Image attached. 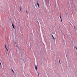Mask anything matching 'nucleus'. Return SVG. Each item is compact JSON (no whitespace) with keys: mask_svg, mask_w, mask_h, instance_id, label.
<instances>
[{"mask_svg":"<svg viewBox=\"0 0 77 77\" xmlns=\"http://www.w3.org/2000/svg\"><path fill=\"white\" fill-rule=\"evenodd\" d=\"M0 65L1 66H2V64L0 62Z\"/></svg>","mask_w":77,"mask_h":77,"instance_id":"11","label":"nucleus"},{"mask_svg":"<svg viewBox=\"0 0 77 77\" xmlns=\"http://www.w3.org/2000/svg\"><path fill=\"white\" fill-rule=\"evenodd\" d=\"M12 26H13L14 29H15V27H14V25L13 24V23H12Z\"/></svg>","mask_w":77,"mask_h":77,"instance_id":"1","label":"nucleus"},{"mask_svg":"<svg viewBox=\"0 0 77 77\" xmlns=\"http://www.w3.org/2000/svg\"><path fill=\"white\" fill-rule=\"evenodd\" d=\"M12 71H13V72H14V71L13 70V69H12Z\"/></svg>","mask_w":77,"mask_h":77,"instance_id":"8","label":"nucleus"},{"mask_svg":"<svg viewBox=\"0 0 77 77\" xmlns=\"http://www.w3.org/2000/svg\"><path fill=\"white\" fill-rule=\"evenodd\" d=\"M5 48H6V49H8L6 47V46L5 45Z\"/></svg>","mask_w":77,"mask_h":77,"instance_id":"10","label":"nucleus"},{"mask_svg":"<svg viewBox=\"0 0 77 77\" xmlns=\"http://www.w3.org/2000/svg\"><path fill=\"white\" fill-rule=\"evenodd\" d=\"M74 28L75 30V31H76V29H75V26H74Z\"/></svg>","mask_w":77,"mask_h":77,"instance_id":"7","label":"nucleus"},{"mask_svg":"<svg viewBox=\"0 0 77 77\" xmlns=\"http://www.w3.org/2000/svg\"><path fill=\"white\" fill-rule=\"evenodd\" d=\"M20 11H21V7H20Z\"/></svg>","mask_w":77,"mask_h":77,"instance_id":"9","label":"nucleus"},{"mask_svg":"<svg viewBox=\"0 0 77 77\" xmlns=\"http://www.w3.org/2000/svg\"><path fill=\"white\" fill-rule=\"evenodd\" d=\"M60 19H61V22H62V23H63L62 20V19H61V17L60 14Z\"/></svg>","mask_w":77,"mask_h":77,"instance_id":"3","label":"nucleus"},{"mask_svg":"<svg viewBox=\"0 0 77 77\" xmlns=\"http://www.w3.org/2000/svg\"><path fill=\"white\" fill-rule=\"evenodd\" d=\"M35 69L36 70H37V67L36 65L35 66Z\"/></svg>","mask_w":77,"mask_h":77,"instance_id":"4","label":"nucleus"},{"mask_svg":"<svg viewBox=\"0 0 77 77\" xmlns=\"http://www.w3.org/2000/svg\"><path fill=\"white\" fill-rule=\"evenodd\" d=\"M26 13H28V12H27V11H26Z\"/></svg>","mask_w":77,"mask_h":77,"instance_id":"13","label":"nucleus"},{"mask_svg":"<svg viewBox=\"0 0 77 77\" xmlns=\"http://www.w3.org/2000/svg\"><path fill=\"white\" fill-rule=\"evenodd\" d=\"M59 63H60V64H61V63H60V60L59 61Z\"/></svg>","mask_w":77,"mask_h":77,"instance_id":"6","label":"nucleus"},{"mask_svg":"<svg viewBox=\"0 0 77 77\" xmlns=\"http://www.w3.org/2000/svg\"><path fill=\"white\" fill-rule=\"evenodd\" d=\"M38 75H39V73H38Z\"/></svg>","mask_w":77,"mask_h":77,"instance_id":"15","label":"nucleus"},{"mask_svg":"<svg viewBox=\"0 0 77 77\" xmlns=\"http://www.w3.org/2000/svg\"><path fill=\"white\" fill-rule=\"evenodd\" d=\"M74 48H75V46H74Z\"/></svg>","mask_w":77,"mask_h":77,"instance_id":"16","label":"nucleus"},{"mask_svg":"<svg viewBox=\"0 0 77 77\" xmlns=\"http://www.w3.org/2000/svg\"><path fill=\"white\" fill-rule=\"evenodd\" d=\"M52 36L53 38L54 39V40H55V38H54V36L52 35Z\"/></svg>","mask_w":77,"mask_h":77,"instance_id":"5","label":"nucleus"},{"mask_svg":"<svg viewBox=\"0 0 77 77\" xmlns=\"http://www.w3.org/2000/svg\"><path fill=\"white\" fill-rule=\"evenodd\" d=\"M37 5H38V8H40L39 5L38 3V2L37 3Z\"/></svg>","mask_w":77,"mask_h":77,"instance_id":"2","label":"nucleus"},{"mask_svg":"<svg viewBox=\"0 0 77 77\" xmlns=\"http://www.w3.org/2000/svg\"><path fill=\"white\" fill-rule=\"evenodd\" d=\"M61 32L62 33H63L62 31H61Z\"/></svg>","mask_w":77,"mask_h":77,"instance_id":"14","label":"nucleus"},{"mask_svg":"<svg viewBox=\"0 0 77 77\" xmlns=\"http://www.w3.org/2000/svg\"><path fill=\"white\" fill-rule=\"evenodd\" d=\"M7 50V51H8V49H6Z\"/></svg>","mask_w":77,"mask_h":77,"instance_id":"12","label":"nucleus"}]
</instances>
